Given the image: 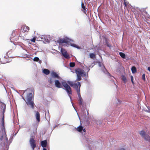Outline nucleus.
Instances as JSON below:
<instances>
[{"instance_id":"obj_2","label":"nucleus","mask_w":150,"mask_h":150,"mask_svg":"<svg viewBox=\"0 0 150 150\" xmlns=\"http://www.w3.org/2000/svg\"><path fill=\"white\" fill-rule=\"evenodd\" d=\"M75 72L76 74L77 78L76 81H79L81 80V76H86V73L84 71L80 68H77L75 69Z\"/></svg>"},{"instance_id":"obj_17","label":"nucleus","mask_w":150,"mask_h":150,"mask_svg":"<svg viewBox=\"0 0 150 150\" xmlns=\"http://www.w3.org/2000/svg\"><path fill=\"white\" fill-rule=\"evenodd\" d=\"M43 72L46 75H48L50 73V71L47 69H45L43 70Z\"/></svg>"},{"instance_id":"obj_15","label":"nucleus","mask_w":150,"mask_h":150,"mask_svg":"<svg viewBox=\"0 0 150 150\" xmlns=\"http://www.w3.org/2000/svg\"><path fill=\"white\" fill-rule=\"evenodd\" d=\"M41 145L43 147H46L47 145V142L46 140L42 141L41 142Z\"/></svg>"},{"instance_id":"obj_31","label":"nucleus","mask_w":150,"mask_h":150,"mask_svg":"<svg viewBox=\"0 0 150 150\" xmlns=\"http://www.w3.org/2000/svg\"><path fill=\"white\" fill-rule=\"evenodd\" d=\"M51 84H52V79L51 78L48 81Z\"/></svg>"},{"instance_id":"obj_19","label":"nucleus","mask_w":150,"mask_h":150,"mask_svg":"<svg viewBox=\"0 0 150 150\" xmlns=\"http://www.w3.org/2000/svg\"><path fill=\"white\" fill-rule=\"evenodd\" d=\"M121 77L122 81L124 83H126L127 81V79L125 76L124 75H122Z\"/></svg>"},{"instance_id":"obj_36","label":"nucleus","mask_w":150,"mask_h":150,"mask_svg":"<svg viewBox=\"0 0 150 150\" xmlns=\"http://www.w3.org/2000/svg\"><path fill=\"white\" fill-rule=\"evenodd\" d=\"M119 150H125V149L123 148H121Z\"/></svg>"},{"instance_id":"obj_33","label":"nucleus","mask_w":150,"mask_h":150,"mask_svg":"<svg viewBox=\"0 0 150 150\" xmlns=\"http://www.w3.org/2000/svg\"><path fill=\"white\" fill-rule=\"evenodd\" d=\"M124 4L125 5V6L126 7L127 6V3L126 2V1L125 0H124Z\"/></svg>"},{"instance_id":"obj_27","label":"nucleus","mask_w":150,"mask_h":150,"mask_svg":"<svg viewBox=\"0 0 150 150\" xmlns=\"http://www.w3.org/2000/svg\"><path fill=\"white\" fill-rule=\"evenodd\" d=\"M39 60V59L38 57H34L33 59V60L35 62H38V61Z\"/></svg>"},{"instance_id":"obj_34","label":"nucleus","mask_w":150,"mask_h":150,"mask_svg":"<svg viewBox=\"0 0 150 150\" xmlns=\"http://www.w3.org/2000/svg\"><path fill=\"white\" fill-rule=\"evenodd\" d=\"M147 108L148 109V110H146L145 111L146 112H150V107H147Z\"/></svg>"},{"instance_id":"obj_3","label":"nucleus","mask_w":150,"mask_h":150,"mask_svg":"<svg viewBox=\"0 0 150 150\" xmlns=\"http://www.w3.org/2000/svg\"><path fill=\"white\" fill-rule=\"evenodd\" d=\"M32 96L33 95L32 93H28L26 96L27 101H26V103L27 105H30L31 108L33 109L35 108V104L33 101L32 100Z\"/></svg>"},{"instance_id":"obj_43","label":"nucleus","mask_w":150,"mask_h":150,"mask_svg":"<svg viewBox=\"0 0 150 150\" xmlns=\"http://www.w3.org/2000/svg\"><path fill=\"white\" fill-rule=\"evenodd\" d=\"M30 90V88H27V90H25V91H27V90Z\"/></svg>"},{"instance_id":"obj_26","label":"nucleus","mask_w":150,"mask_h":150,"mask_svg":"<svg viewBox=\"0 0 150 150\" xmlns=\"http://www.w3.org/2000/svg\"><path fill=\"white\" fill-rule=\"evenodd\" d=\"M70 66L71 67H73L75 66V64L74 62H70L69 64Z\"/></svg>"},{"instance_id":"obj_35","label":"nucleus","mask_w":150,"mask_h":150,"mask_svg":"<svg viewBox=\"0 0 150 150\" xmlns=\"http://www.w3.org/2000/svg\"><path fill=\"white\" fill-rule=\"evenodd\" d=\"M2 122H3V125H4V117H3V119H2Z\"/></svg>"},{"instance_id":"obj_10","label":"nucleus","mask_w":150,"mask_h":150,"mask_svg":"<svg viewBox=\"0 0 150 150\" xmlns=\"http://www.w3.org/2000/svg\"><path fill=\"white\" fill-rule=\"evenodd\" d=\"M6 56H7V57L8 58H13L15 57V55L12 50L8 51L6 53Z\"/></svg>"},{"instance_id":"obj_25","label":"nucleus","mask_w":150,"mask_h":150,"mask_svg":"<svg viewBox=\"0 0 150 150\" xmlns=\"http://www.w3.org/2000/svg\"><path fill=\"white\" fill-rule=\"evenodd\" d=\"M69 44H70L71 45V46H72V47H75L78 48H79V47L77 45H76L75 44H71L70 43Z\"/></svg>"},{"instance_id":"obj_12","label":"nucleus","mask_w":150,"mask_h":150,"mask_svg":"<svg viewBox=\"0 0 150 150\" xmlns=\"http://www.w3.org/2000/svg\"><path fill=\"white\" fill-rule=\"evenodd\" d=\"M78 95L79 98V104L80 105H82L83 104V101L81 98L80 93L78 94Z\"/></svg>"},{"instance_id":"obj_24","label":"nucleus","mask_w":150,"mask_h":150,"mask_svg":"<svg viewBox=\"0 0 150 150\" xmlns=\"http://www.w3.org/2000/svg\"><path fill=\"white\" fill-rule=\"evenodd\" d=\"M119 54L122 58L124 59L125 58V55L122 52H120L119 53Z\"/></svg>"},{"instance_id":"obj_37","label":"nucleus","mask_w":150,"mask_h":150,"mask_svg":"<svg viewBox=\"0 0 150 150\" xmlns=\"http://www.w3.org/2000/svg\"><path fill=\"white\" fill-rule=\"evenodd\" d=\"M148 71H149L150 72V67H149L148 68Z\"/></svg>"},{"instance_id":"obj_21","label":"nucleus","mask_w":150,"mask_h":150,"mask_svg":"<svg viewBox=\"0 0 150 150\" xmlns=\"http://www.w3.org/2000/svg\"><path fill=\"white\" fill-rule=\"evenodd\" d=\"M89 56L91 58L93 59H94L96 58L95 54L92 53H90L89 54Z\"/></svg>"},{"instance_id":"obj_13","label":"nucleus","mask_w":150,"mask_h":150,"mask_svg":"<svg viewBox=\"0 0 150 150\" xmlns=\"http://www.w3.org/2000/svg\"><path fill=\"white\" fill-rule=\"evenodd\" d=\"M51 75L52 77L54 78H56L57 79H59L60 77L59 76V75L55 72L54 71H53L51 73Z\"/></svg>"},{"instance_id":"obj_6","label":"nucleus","mask_w":150,"mask_h":150,"mask_svg":"<svg viewBox=\"0 0 150 150\" xmlns=\"http://www.w3.org/2000/svg\"><path fill=\"white\" fill-rule=\"evenodd\" d=\"M77 83H74L72 87L76 90L77 94H79L80 93V88L81 84L79 82H78Z\"/></svg>"},{"instance_id":"obj_38","label":"nucleus","mask_w":150,"mask_h":150,"mask_svg":"<svg viewBox=\"0 0 150 150\" xmlns=\"http://www.w3.org/2000/svg\"><path fill=\"white\" fill-rule=\"evenodd\" d=\"M3 138V136H1L0 138V139L1 140H2Z\"/></svg>"},{"instance_id":"obj_46","label":"nucleus","mask_w":150,"mask_h":150,"mask_svg":"<svg viewBox=\"0 0 150 150\" xmlns=\"http://www.w3.org/2000/svg\"><path fill=\"white\" fill-rule=\"evenodd\" d=\"M149 142H150V141H149Z\"/></svg>"},{"instance_id":"obj_7","label":"nucleus","mask_w":150,"mask_h":150,"mask_svg":"<svg viewBox=\"0 0 150 150\" xmlns=\"http://www.w3.org/2000/svg\"><path fill=\"white\" fill-rule=\"evenodd\" d=\"M61 52L62 55L65 58L68 59L70 58L66 50L65 49L61 48Z\"/></svg>"},{"instance_id":"obj_29","label":"nucleus","mask_w":150,"mask_h":150,"mask_svg":"<svg viewBox=\"0 0 150 150\" xmlns=\"http://www.w3.org/2000/svg\"><path fill=\"white\" fill-rule=\"evenodd\" d=\"M35 40H36V38L34 37L32 39H31L30 40V41L32 42H35Z\"/></svg>"},{"instance_id":"obj_1","label":"nucleus","mask_w":150,"mask_h":150,"mask_svg":"<svg viewBox=\"0 0 150 150\" xmlns=\"http://www.w3.org/2000/svg\"><path fill=\"white\" fill-rule=\"evenodd\" d=\"M67 83L71 87L73 86L74 83L73 82L71 81H68L67 83L65 82H62V85L64 88V89L66 91L68 94L69 95L72 94L71 89Z\"/></svg>"},{"instance_id":"obj_18","label":"nucleus","mask_w":150,"mask_h":150,"mask_svg":"<svg viewBox=\"0 0 150 150\" xmlns=\"http://www.w3.org/2000/svg\"><path fill=\"white\" fill-rule=\"evenodd\" d=\"M144 138L146 140L149 142L150 141V136L148 134H146Z\"/></svg>"},{"instance_id":"obj_28","label":"nucleus","mask_w":150,"mask_h":150,"mask_svg":"<svg viewBox=\"0 0 150 150\" xmlns=\"http://www.w3.org/2000/svg\"><path fill=\"white\" fill-rule=\"evenodd\" d=\"M142 79L144 81H146L145 74H143L142 75Z\"/></svg>"},{"instance_id":"obj_39","label":"nucleus","mask_w":150,"mask_h":150,"mask_svg":"<svg viewBox=\"0 0 150 150\" xmlns=\"http://www.w3.org/2000/svg\"><path fill=\"white\" fill-rule=\"evenodd\" d=\"M82 130H83V132H85L86 131V129H83Z\"/></svg>"},{"instance_id":"obj_45","label":"nucleus","mask_w":150,"mask_h":150,"mask_svg":"<svg viewBox=\"0 0 150 150\" xmlns=\"http://www.w3.org/2000/svg\"><path fill=\"white\" fill-rule=\"evenodd\" d=\"M40 62H41V61H40Z\"/></svg>"},{"instance_id":"obj_22","label":"nucleus","mask_w":150,"mask_h":150,"mask_svg":"<svg viewBox=\"0 0 150 150\" xmlns=\"http://www.w3.org/2000/svg\"><path fill=\"white\" fill-rule=\"evenodd\" d=\"M83 129V127L82 126H79L77 129V130L79 132H81Z\"/></svg>"},{"instance_id":"obj_14","label":"nucleus","mask_w":150,"mask_h":150,"mask_svg":"<svg viewBox=\"0 0 150 150\" xmlns=\"http://www.w3.org/2000/svg\"><path fill=\"white\" fill-rule=\"evenodd\" d=\"M35 117L37 121H38V122H39L40 120V114L39 112H36L35 115Z\"/></svg>"},{"instance_id":"obj_23","label":"nucleus","mask_w":150,"mask_h":150,"mask_svg":"<svg viewBox=\"0 0 150 150\" xmlns=\"http://www.w3.org/2000/svg\"><path fill=\"white\" fill-rule=\"evenodd\" d=\"M131 70L133 73H134L137 71V69L134 66H133L132 67Z\"/></svg>"},{"instance_id":"obj_44","label":"nucleus","mask_w":150,"mask_h":150,"mask_svg":"<svg viewBox=\"0 0 150 150\" xmlns=\"http://www.w3.org/2000/svg\"><path fill=\"white\" fill-rule=\"evenodd\" d=\"M144 9H143V11H144Z\"/></svg>"},{"instance_id":"obj_11","label":"nucleus","mask_w":150,"mask_h":150,"mask_svg":"<svg viewBox=\"0 0 150 150\" xmlns=\"http://www.w3.org/2000/svg\"><path fill=\"white\" fill-rule=\"evenodd\" d=\"M54 82L55 85L56 87L59 88H62V84L58 80H55Z\"/></svg>"},{"instance_id":"obj_16","label":"nucleus","mask_w":150,"mask_h":150,"mask_svg":"<svg viewBox=\"0 0 150 150\" xmlns=\"http://www.w3.org/2000/svg\"><path fill=\"white\" fill-rule=\"evenodd\" d=\"M81 8H82V11L85 14H86V7L84 6V4L83 3V2H82L81 3Z\"/></svg>"},{"instance_id":"obj_4","label":"nucleus","mask_w":150,"mask_h":150,"mask_svg":"<svg viewBox=\"0 0 150 150\" xmlns=\"http://www.w3.org/2000/svg\"><path fill=\"white\" fill-rule=\"evenodd\" d=\"M70 40L67 38L66 37L63 39H59L58 40V42L60 44H61L65 43V45H63V46H66L68 47L70 45Z\"/></svg>"},{"instance_id":"obj_30","label":"nucleus","mask_w":150,"mask_h":150,"mask_svg":"<svg viewBox=\"0 0 150 150\" xmlns=\"http://www.w3.org/2000/svg\"><path fill=\"white\" fill-rule=\"evenodd\" d=\"M106 45L107 46L109 47H111V45L110 44H109L108 42H106Z\"/></svg>"},{"instance_id":"obj_40","label":"nucleus","mask_w":150,"mask_h":150,"mask_svg":"<svg viewBox=\"0 0 150 150\" xmlns=\"http://www.w3.org/2000/svg\"><path fill=\"white\" fill-rule=\"evenodd\" d=\"M144 13H146V14H147V12L145 11V10L144 11Z\"/></svg>"},{"instance_id":"obj_42","label":"nucleus","mask_w":150,"mask_h":150,"mask_svg":"<svg viewBox=\"0 0 150 150\" xmlns=\"http://www.w3.org/2000/svg\"><path fill=\"white\" fill-rule=\"evenodd\" d=\"M43 150H47V149L46 148H43Z\"/></svg>"},{"instance_id":"obj_32","label":"nucleus","mask_w":150,"mask_h":150,"mask_svg":"<svg viewBox=\"0 0 150 150\" xmlns=\"http://www.w3.org/2000/svg\"><path fill=\"white\" fill-rule=\"evenodd\" d=\"M131 80L132 81V82L133 84H134V82L133 81V77L132 76H131L130 77Z\"/></svg>"},{"instance_id":"obj_41","label":"nucleus","mask_w":150,"mask_h":150,"mask_svg":"<svg viewBox=\"0 0 150 150\" xmlns=\"http://www.w3.org/2000/svg\"><path fill=\"white\" fill-rule=\"evenodd\" d=\"M23 98L25 102L26 101L25 99V98H24L23 97Z\"/></svg>"},{"instance_id":"obj_9","label":"nucleus","mask_w":150,"mask_h":150,"mask_svg":"<svg viewBox=\"0 0 150 150\" xmlns=\"http://www.w3.org/2000/svg\"><path fill=\"white\" fill-rule=\"evenodd\" d=\"M21 30L23 33L27 32L29 31V28L25 25H23L21 27Z\"/></svg>"},{"instance_id":"obj_5","label":"nucleus","mask_w":150,"mask_h":150,"mask_svg":"<svg viewBox=\"0 0 150 150\" xmlns=\"http://www.w3.org/2000/svg\"><path fill=\"white\" fill-rule=\"evenodd\" d=\"M35 138V137L34 136H32L31 137L29 140L30 144L33 150H34L35 148L36 147L35 141L34 139Z\"/></svg>"},{"instance_id":"obj_20","label":"nucleus","mask_w":150,"mask_h":150,"mask_svg":"<svg viewBox=\"0 0 150 150\" xmlns=\"http://www.w3.org/2000/svg\"><path fill=\"white\" fill-rule=\"evenodd\" d=\"M139 134L143 138H144L145 136L146 135L145 134V132L144 130L141 131L140 132Z\"/></svg>"},{"instance_id":"obj_8","label":"nucleus","mask_w":150,"mask_h":150,"mask_svg":"<svg viewBox=\"0 0 150 150\" xmlns=\"http://www.w3.org/2000/svg\"><path fill=\"white\" fill-rule=\"evenodd\" d=\"M0 60L2 63L3 64L9 62L8 58L6 55L1 58Z\"/></svg>"}]
</instances>
